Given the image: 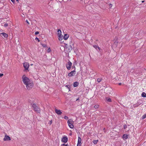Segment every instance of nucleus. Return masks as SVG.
I'll return each instance as SVG.
<instances>
[{
  "instance_id": "f257e3e1",
  "label": "nucleus",
  "mask_w": 146,
  "mask_h": 146,
  "mask_svg": "<svg viewBox=\"0 0 146 146\" xmlns=\"http://www.w3.org/2000/svg\"><path fill=\"white\" fill-rule=\"evenodd\" d=\"M24 84L26 85V88L28 90H30L31 89L34 85L33 82L31 80Z\"/></svg>"
},
{
  "instance_id": "f03ea898",
  "label": "nucleus",
  "mask_w": 146,
  "mask_h": 146,
  "mask_svg": "<svg viewBox=\"0 0 146 146\" xmlns=\"http://www.w3.org/2000/svg\"><path fill=\"white\" fill-rule=\"evenodd\" d=\"M32 107L34 111L38 113H40V109L36 105L34 104L32 105Z\"/></svg>"
},
{
  "instance_id": "7ed1b4c3",
  "label": "nucleus",
  "mask_w": 146,
  "mask_h": 146,
  "mask_svg": "<svg viewBox=\"0 0 146 146\" xmlns=\"http://www.w3.org/2000/svg\"><path fill=\"white\" fill-rule=\"evenodd\" d=\"M22 79V81L24 84L27 83L30 80L29 78L27 77L25 75H24L23 76Z\"/></svg>"
},
{
  "instance_id": "20e7f679",
  "label": "nucleus",
  "mask_w": 146,
  "mask_h": 146,
  "mask_svg": "<svg viewBox=\"0 0 146 146\" xmlns=\"http://www.w3.org/2000/svg\"><path fill=\"white\" fill-rule=\"evenodd\" d=\"M112 89L110 88H106L104 90L106 94H112Z\"/></svg>"
},
{
  "instance_id": "39448f33",
  "label": "nucleus",
  "mask_w": 146,
  "mask_h": 146,
  "mask_svg": "<svg viewBox=\"0 0 146 146\" xmlns=\"http://www.w3.org/2000/svg\"><path fill=\"white\" fill-rule=\"evenodd\" d=\"M68 125L71 128H73L74 127V125L73 124V121L71 119H69L68 120L67 122Z\"/></svg>"
},
{
  "instance_id": "423d86ee",
  "label": "nucleus",
  "mask_w": 146,
  "mask_h": 146,
  "mask_svg": "<svg viewBox=\"0 0 146 146\" xmlns=\"http://www.w3.org/2000/svg\"><path fill=\"white\" fill-rule=\"evenodd\" d=\"M72 65V63L70 61H69L68 62L67 64H66V67L68 70H70Z\"/></svg>"
},
{
  "instance_id": "0eeeda50",
  "label": "nucleus",
  "mask_w": 146,
  "mask_h": 146,
  "mask_svg": "<svg viewBox=\"0 0 146 146\" xmlns=\"http://www.w3.org/2000/svg\"><path fill=\"white\" fill-rule=\"evenodd\" d=\"M76 74V72L75 70L72 71L68 74V76L69 77H72L74 76Z\"/></svg>"
},
{
  "instance_id": "6e6552de",
  "label": "nucleus",
  "mask_w": 146,
  "mask_h": 146,
  "mask_svg": "<svg viewBox=\"0 0 146 146\" xmlns=\"http://www.w3.org/2000/svg\"><path fill=\"white\" fill-rule=\"evenodd\" d=\"M5 134V137L3 139V140L4 141L10 140H11V138L9 136L7 135L6 133Z\"/></svg>"
},
{
  "instance_id": "1a4fd4ad",
  "label": "nucleus",
  "mask_w": 146,
  "mask_h": 146,
  "mask_svg": "<svg viewBox=\"0 0 146 146\" xmlns=\"http://www.w3.org/2000/svg\"><path fill=\"white\" fill-rule=\"evenodd\" d=\"M25 70H27L29 66V64L27 62H25L23 64Z\"/></svg>"
},
{
  "instance_id": "9d476101",
  "label": "nucleus",
  "mask_w": 146,
  "mask_h": 146,
  "mask_svg": "<svg viewBox=\"0 0 146 146\" xmlns=\"http://www.w3.org/2000/svg\"><path fill=\"white\" fill-rule=\"evenodd\" d=\"M68 140V138L66 137H64L62 139L61 141L62 142L65 143H66Z\"/></svg>"
},
{
  "instance_id": "9b49d317",
  "label": "nucleus",
  "mask_w": 146,
  "mask_h": 146,
  "mask_svg": "<svg viewBox=\"0 0 146 146\" xmlns=\"http://www.w3.org/2000/svg\"><path fill=\"white\" fill-rule=\"evenodd\" d=\"M81 139L80 137H78L77 146H81Z\"/></svg>"
},
{
  "instance_id": "f8f14e48",
  "label": "nucleus",
  "mask_w": 146,
  "mask_h": 146,
  "mask_svg": "<svg viewBox=\"0 0 146 146\" xmlns=\"http://www.w3.org/2000/svg\"><path fill=\"white\" fill-rule=\"evenodd\" d=\"M55 110L56 113L58 115H60L62 113V112L60 110H58L55 109Z\"/></svg>"
},
{
  "instance_id": "ddd939ff",
  "label": "nucleus",
  "mask_w": 146,
  "mask_h": 146,
  "mask_svg": "<svg viewBox=\"0 0 146 146\" xmlns=\"http://www.w3.org/2000/svg\"><path fill=\"white\" fill-rule=\"evenodd\" d=\"M62 32L60 30L58 29L57 31V35L58 36H63L61 34Z\"/></svg>"
},
{
  "instance_id": "4468645a",
  "label": "nucleus",
  "mask_w": 146,
  "mask_h": 146,
  "mask_svg": "<svg viewBox=\"0 0 146 146\" xmlns=\"http://www.w3.org/2000/svg\"><path fill=\"white\" fill-rule=\"evenodd\" d=\"M128 135L126 134H124L123 135L122 138L124 140H126L128 138Z\"/></svg>"
},
{
  "instance_id": "2eb2a0df",
  "label": "nucleus",
  "mask_w": 146,
  "mask_h": 146,
  "mask_svg": "<svg viewBox=\"0 0 146 146\" xmlns=\"http://www.w3.org/2000/svg\"><path fill=\"white\" fill-rule=\"evenodd\" d=\"M8 36V35L7 34L4 33H0V36Z\"/></svg>"
},
{
  "instance_id": "dca6fc26",
  "label": "nucleus",
  "mask_w": 146,
  "mask_h": 146,
  "mask_svg": "<svg viewBox=\"0 0 146 146\" xmlns=\"http://www.w3.org/2000/svg\"><path fill=\"white\" fill-rule=\"evenodd\" d=\"M79 84V83L77 82H74L73 84V86L74 87H77Z\"/></svg>"
},
{
  "instance_id": "f3484780",
  "label": "nucleus",
  "mask_w": 146,
  "mask_h": 146,
  "mask_svg": "<svg viewBox=\"0 0 146 146\" xmlns=\"http://www.w3.org/2000/svg\"><path fill=\"white\" fill-rule=\"evenodd\" d=\"M93 47L96 49H97V48H98L99 50L100 49V48L97 45H94L93 46Z\"/></svg>"
},
{
  "instance_id": "a211bd4d",
  "label": "nucleus",
  "mask_w": 146,
  "mask_h": 146,
  "mask_svg": "<svg viewBox=\"0 0 146 146\" xmlns=\"http://www.w3.org/2000/svg\"><path fill=\"white\" fill-rule=\"evenodd\" d=\"M141 96L143 97H146V94L144 92H143L141 94Z\"/></svg>"
},
{
  "instance_id": "6ab92c4d",
  "label": "nucleus",
  "mask_w": 146,
  "mask_h": 146,
  "mask_svg": "<svg viewBox=\"0 0 146 146\" xmlns=\"http://www.w3.org/2000/svg\"><path fill=\"white\" fill-rule=\"evenodd\" d=\"M106 100L108 102H111V99L110 98H106Z\"/></svg>"
},
{
  "instance_id": "aec40b11",
  "label": "nucleus",
  "mask_w": 146,
  "mask_h": 146,
  "mask_svg": "<svg viewBox=\"0 0 146 146\" xmlns=\"http://www.w3.org/2000/svg\"><path fill=\"white\" fill-rule=\"evenodd\" d=\"M98 140H94L93 141V143L95 144H96L98 141Z\"/></svg>"
},
{
  "instance_id": "412c9836",
  "label": "nucleus",
  "mask_w": 146,
  "mask_h": 146,
  "mask_svg": "<svg viewBox=\"0 0 146 146\" xmlns=\"http://www.w3.org/2000/svg\"><path fill=\"white\" fill-rule=\"evenodd\" d=\"M99 107V106L98 104H96L94 106V108L96 109L98 108Z\"/></svg>"
},
{
  "instance_id": "4be33fe9",
  "label": "nucleus",
  "mask_w": 146,
  "mask_h": 146,
  "mask_svg": "<svg viewBox=\"0 0 146 146\" xmlns=\"http://www.w3.org/2000/svg\"><path fill=\"white\" fill-rule=\"evenodd\" d=\"M102 80V78H98L97 79V81L98 82H100Z\"/></svg>"
},
{
  "instance_id": "5701e85b",
  "label": "nucleus",
  "mask_w": 146,
  "mask_h": 146,
  "mask_svg": "<svg viewBox=\"0 0 146 146\" xmlns=\"http://www.w3.org/2000/svg\"><path fill=\"white\" fill-rule=\"evenodd\" d=\"M41 45L44 47L46 48L47 47V45L46 44H42Z\"/></svg>"
},
{
  "instance_id": "b1692460",
  "label": "nucleus",
  "mask_w": 146,
  "mask_h": 146,
  "mask_svg": "<svg viewBox=\"0 0 146 146\" xmlns=\"http://www.w3.org/2000/svg\"><path fill=\"white\" fill-rule=\"evenodd\" d=\"M146 118V114H144L142 116V119H144Z\"/></svg>"
},
{
  "instance_id": "393cba45",
  "label": "nucleus",
  "mask_w": 146,
  "mask_h": 146,
  "mask_svg": "<svg viewBox=\"0 0 146 146\" xmlns=\"http://www.w3.org/2000/svg\"><path fill=\"white\" fill-rule=\"evenodd\" d=\"M58 39L59 40H62L63 39V37H58Z\"/></svg>"
},
{
  "instance_id": "a878e982",
  "label": "nucleus",
  "mask_w": 146,
  "mask_h": 146,
  "mask_svg": "<svg viewBox=\"0 0 146 146\" xmlns=\"http://www.w3.org/2000/svg\"><path fill=\"white\" fill-rule=\"evenodd\" d=\"M51 51V50L50 48H48V49L47 50V52H50Z\"/></svg>"
},
{
  "instance_id": "bb28decb",
  "label": "nucleus",
  "mask_w": 146,
  "mask_h": 146,
  "mask_svg": "<svg viewBox=\"0 0 146 146\" xmlns=\"http://www.w3.org/2000/svg\"><path fill=\"white\" fill-rule=\"evenodd\" d=\"M127 128V126L126 125H123V128L124 129H125Z\"/></svg>"
},
{
  "instance_id": "cd10ccee",
  "label": "nucleus",
  "mask_w": 146,
  "mask_h": 146,
  "mask_svg": "<svg viewBox=\"0 0 146 146\" xmlns=\"http://www.w3.org/2000/svg\"><path fill=\"white\" fill-rule=\"evenodd\" d=\"M35 39L36 41H37L38 42L40 41L39 39L37 37H36V38H35Z\"/></svg>"
},
{
  "instance_id": "c85d7f7f",
  "label": "nucleus",
  "mask_w": 146,
  "mask_h": 146,
  "mask_svg": "<svg viewBox=\"0 0 146 146\" xmlns=\"http://www.w3.org/2000/svg\"><path fill=\"white\" fill-rule=\"evenodd\" d=\"M69 37H63V38L64 40H66L68 39Z\"/></svg>"
},
{
  "instance_id": "c756f323",
  "label": "nucleus",
  "mask_w": 146,
  "mask_h": 146,
  "mask_svg": "<svg viewBox=\"0 0 146 146\" xmlns=\"http://www.w3.org/2000/svg\"><path fill=\"white\" fill-rule=\"evenodd\" d=\"M61 146H68L67 144H62L61 145Z\"/></svg>"
},
{
  "instance_id": "7c9ffc66",
  "label": "nucleus",
  "mask_w": 146,
  "mask_h": 146,
  "mask_svg": "<svg viewBox=\"0 0 146 146\" xmlns=\"http://www.w3.org/2000/svg\"><path fill=\"white\" fill-rule=\"evenodd\" d=\"M39 34V32L38 31H36L35 33V34L37 35Z\"/></svg>"
},
{
  "instance_id": "2f4dec72",
  "label": "nucleus",
  "mask_w": 146,
  "mask_h": 146,
  "mask_svg": "<svg viewBox=\"0 0 146 146\" xmlns=\"http://www.w3.org/2000/svg\"><path fill=\"white\" fill-rule=\"evenodd\" d=\"M109 5L110 8H111L112 6V5L110 3L109 4Z\"/></svg>"
},
{
  "instance_id": "473e14b6",
  "label": "nucleus",
  "mask_w": 146,
  "mask_h": 146,
  "mask_svg": "<svg viewBox=\"0 0 146 146\" xmlns=\"http://www.w3.org/2000/svg\"><path fill=\"white\" fill-rule=\"evenodd\" d=\"M64 118L65 119H68V117L67 116H65L64 117Z\"/></svg>"
},
{
  "instance_id": "72a5a7b5",
  "label": "nucleus",
  "mask_w": 146,
  "mask_h": 146,
  "mask_svg": "<svg viewBox=\"0 0 146 146\" xmlns=\"http://www.w3.org/2000/svg\"><path fill=\"white\" fill-rule=\"evenodd\" d=\"M4 26L5 27H6L7 26H8V24H7V23L5 24H4Z\"/></svg>"
},
{
  "instance_id": "f704fd0d",
  "label": "nucleus",
  "mask_w": 146,
  "mask_h": 146,
  "mask_svg": "<svg viewBox=\"0 0 146 146\" xmlns=\"http://www.w3.org/2000/svg\"><path fill=\"white\" fill-rule=\"evenodd\" d=\"M11 1L13 2V3H15V0H11Z\"/></svg>"
},
{
  "instance_id": "c9c22d12",
  "label": "nucleus",
  "mask_w": 146,
  "mask_h": 146,
  "mask_svg": "<svg viewBox=\"0 0 146 146\" xmlns=\"http://www.w3.org/2000/svg\"><path fill=\"white\" fill-rule=\"evenodd\" d=\"M67 35L68 36H69V35L67 34H64V36H66Z\"/></svg>"
},
{
  "instance_id": "e433bc0d",
  "label": "nucleus",
  "mask_w": 146,
  "mask_h": 146,
  "mask_svg": "<svg viewBox=\"0 0 146 146\" xmlns=\"http://www.w3.org/2000/svg\"><path fill=\"white\" fill-rule=\"evenodd\" d=\"M3 74H0V77L3 76Z\"/></svg>"
},
{
  "instance_id": "4c0bfd02",
  "label": "nucleus",
  "mask_w": 146,
  "mask_h": 146,
  "mask_svg": "<svg viewBox=\"0 0 146 146\" xmlns=\"http://www.w3.org/2000/svg\"><path fill=\"white\" fill-rule=\"evenodd\" d=\"M26 22H27V23L28 24H29V21L27 20H26Z\"/></svg>"
},
{
  "instance_id": "58836bf2",
  "label": "nucleus",
  "mask_w": 146,
  "mask_h": 146,
  "mask_svg": "<svg viewBox=\"0 0 146 146\" xmlns=\"http://www.w3.org/2000/svg\"><path fill=\"white\" fill-rule=\"evenodd\" d=\"M50 124H51L52 123V120L50 121Z\"/></svg>"
},
{
  "instance_id": "ea45409f",
  "label": "nucleus",
  "mask_w": 146,
  "mask_h": 146,
  "mask_svg": "<svg viewBox=\"0 0 146 146\" xmlns=\"http://www.w3.org/2000/svg\"><path fill=\"white\" fill-rule=\"evenodd\" d=\"M12 33L11 35L10 34L9 36H12Z\"/></svg>"
},
{
  "instance_id": "a19ab883",
  "label": "nucleus",
  "mask_w": 146,
  "mask_h": 146,
  "mask_svg": "<svg viewBox=\"0 0 146 146\" xmlns=\"http://www.w3.org/2000/svg\"><path fill=\"white\" fill-rule=\"evenodd\" d=\"M118 84L119 85H121V83H119Z\"/></svg>"
},
{
  "instance_id": "79ce46f5",
  "label": "nucleus",
  "mask_w": 146,
  "mask_h": 146,
  "mask_svg": "<svg viewBox=\"0 0 146 146\" xmlns=\"http://www.w3.org/2000/svg\"><path fill=\"white\" fill-rule=\"evenodd\" d=\"M79 100V98H78L77 100H76V101H77L78 100Z\"/></svg>"
},
{
  "instance_id": "37998d69",
  "label": "nucleus",
  "mask_w": 146,
  "mask_h": 146,
  "mask_svg": "<svg viewBox=\"0 0 146 146\" xmlns=\"http://www.w3.org/2000/svg\"><path fill=\"white\" fill-rule=\"evenodd\" d=\"M144 1H142V3H143Z\"/></svg>"
},
{
  "instance_id": "c03bdc74",
  "label": "nucleus",
  "mask_w": 146,
  "mask_h": 146,
  "mask_svg": "<svg viewBox=\"0 0 146 146\" xmlns=\"http://www.w3.org/2000/svg\"><path fill=\"white\" fill-rule=\"evenodd\" d=\"M16 0L17 1H19L18 0Z\"/></svg>"
},
{
  "instance_id": "a18cd8bd",
  "label": "nucleus",
  "mask_w": 146,
  "mask_h": 146,
  "mask_svg": "<svg viewBox=\"0 0 146 146\" xmlns=\"http://www.w3.org/2000/svg\"><path fill=\"white\" fill-rule=\"evenodd\" d=\"M31 65H33V64H31Z\"/></svg>"
}]
</instances>
